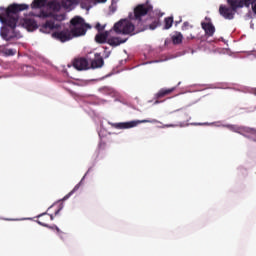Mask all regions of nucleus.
<instances>
[{"label":"nucleus","instance_id":"nucleus-18","mask_svg":"<svg viewBox=\"0 0 256 256\" xmlns=\"http://www.w3.org/2000/svg\"><path fill=\"white\" fill-rule=\"evenodd\" d=\"M175 91V88H170V89H161L158 93H157V98L158 99H162V97H165L167 95H171V93H173Z\"/></svg>","mask_w":256,"mask_h":256},{"label":"nucleus","instance_id":"nucleus-3","mask_svg":"<svg viewBox=\"0 0 256 256\" xmlns=\"http://www.w3.org/2000/svg\"><path fill=\"white\" fill-rule=\"evenodd\" d=\"M229 6L220 5L219 13L221 17L231 21L235 19V13H237V9H243V7H251L254 15H256V1L255 0H227Z\"/></svg>","mask_w":256,"mask_h":256},{"label":"nucleus","instance_id":"nucleus-12","mask_svg":"<svg viewBox=\"0 0 256 256\" xmlns=\"http://www.w3.org/2000/svg\"><path fill=\"white\" fill-rule=\"evenodd\" d=\"M201 27L205 31V35H207V37H213V35H215V26L211 21L201 22Z\"/></svg>","mask_w":256,"mask_h":256},{"label":"nucleus","instance_id":"nucleus-11","mask_svg":"<svg viewBox=\"0 0 256 256\" xmlns=\"http://www.w3.org/2000/svg\"><path fill=\"white\" fill-rule=\"evenodd\" d=\"M89 173H91V168L88 169V171L82 177L80 182L78 184H76L74 186V188L68 194H66L62 199H60L59 201H67V199L72 197L74 195V193H76V191H79V188L81 187V185H83V182L85 181V178L89 175Z\"/></svg>","mask_w":256,"mask_h":256},{"label":"nucleus","instance_id":"nucleus-23","mask_svg":"<svg viewBox=\"0 0 256 256\" xmlns=\"http://www.w3.org/2000/svg\"><path fill=\"white\" fill-rule=\"evenodd\" d=\"M65 207V204L60 203L59 204V208L55 211L54 215L57 216L59 215V213H61V211H63V208Z\"/></svg>","mask_w":256,"mask_h":256},{"label":"nucleus","instance_id":"nucleus-6","mask_svg":"<svg viewBox=\"0 0 256 256\" xmlns=\"http://www.w3.org/2000/svg\"><path fill=\"white\" fill-rule=\"evenodd\" d=\"M61 5L66 11H73L77 7V0H61ZM97 5V0H82L80 3L81 9L89 11Z\"/></svg>","mask_w":256,"mask_h":256},{"label":"nucleus","instance_id":"nucleus-28","mask_svg":"<svg viewBox=\"0 0 256 256\" xmlns=\"http://www.w3.org/2000/svg\"><path fill=\"white\" fill-rule=\"evenodd\" d=\"M97 3H107V0H97Z\"/></svg>","mask_w":256,"mask_h":256},{"label":"nucleus","instance_id":"nucleus-5","mask_svg":"<svg viewBox=\"0 0 256 256\" xmlns=\"http://www.w3.org/2000/svg\"><path fill=\"white\" fill-rule=\"evenodd\" d=\"M135 29H137L136 24L134 25L127 19H121L114 24L111 30L114 31L116 35H131Z\"/></svg>","mask_w":256,"mask_h":256},{"label":"nucleus","instance_id":"nucleus-20","mask_svg":"<svg viewBox=\"0 0 256 256\" xmlns=\"http://www.w3.org/2000/svg\"><path fill=\"white\" fill-rule=\"evenodd\" d=\"M171 27H173V17H166L164 19V28L165 30L171 29Z\"/></svg>","mask_w":256,"mask_h":256},{"label":"nucleus","instance_id":"nucleus-24","mask_svg":"<svg viewBox=\"0 0 256 256\" xmlns=\"http://www.w3.org/2000/svg\"><path fill=\"white\" fill-rule=\"evenodd\" d=\"M106 25H101L100 23H97V31L98 33H101V31H105Z\"/></svg>","mask_w":256,"mask_h":256},{"label":"nucleus","instance_id":"nucleus-14","mask_svg":"<svg viewBox=\"0 0 256 256\" xmlns=\"http://www.w3.org/2000/svg\"><path fill=\"white\" fill-rule=\"evenodd\" d=\"M127 39L121 40L119 37H109L107 40L108 45L111 47H119L122 43H126Z\"/></svg>","mask_w":256,"mask_h":256},{"label":"nucleus","instance_id":"nucleus-26","mask_svg":"<svg viewBox=\"0 0 256 256\" xmlns=\"http://www.w3.org/2000/svg\"><path fill=\"white\" fill-rule=\"evenodd\" d=\"M5 221H31V218L5 219Z\"/></svg>","mask_w":256,"mask_h":256},{"label":"nucleus","instance_id":"nucleus-25","mask_svg":"<svg viewBox=\"0 0 256 256\" xmlns=\"http://www.w3.org/2000/svg\"><path fill=\"white\" fill-rule=\"evenodd\" d=\"M109 9H110V12L115 13V11H117V4L112 2V4L110 5Z\"/></svg>","mask_w":256,"mask_h":256},{"label":"nucleus","instance_id":"nucleus-30","mask_svg":"<svg viewBox=\"0 0 256 256\" xmlns=\"http://www.w3.org/2000/svg\"><path fill=\"white\" fill-rule=\"evenodd\" d=\"M50 219H51V221H53V219H55V217L53 216V214H50Z\"/></svg>","mask_w":256,"mask_h":256},{"label":"nucleus","instance_id":"nucleus-27","mask_svg":"<svg viewBox=\"0 0 256 256\" xmlns=\"http://www.w3.org/2000/svg\"><path fill=\"white\" fill-rule=\"evenodd\" d=\"M38 225H42V227H49V225L42 223L41 221H38Z\"/></svg>","mask_w":256,"mask_h":256},{"label":"nucleus","instance_id":"nucleus-17","mask_svg":"<svg viewBox=\"0 0 256 256\" xmlns=\"http://www.w3.org/2000/svg\"><path fill=\"white\" fill-rule=\"evenodd\" d=\"M171 39L173 45H181L183 43V34L181 32H175Z\"/></svg>","mask_w":256,"mask_h":256},{"label":"nucleus","instance_id":"nucleus-19","mask_svg":"<svg viewBox=\"0 0 256 256\" xmlns=\"http://www.w3.org/2000/svg\"><path fill=\"white\" fill-rule=\"evenodd\" d=\"M23 71H25V75H28L29 77L37 75V72H35V68L32 66H24Z\"/></svg>","mask_w":256,"mask_h":256},{"label":"nucleus","instance_id":"nucleus-32","mask_svg":"<svg viewBox=\"0 0 256 256\" xmlns=\"http://www.w3.org/2000/svg\"><path fill=\"white\" fill-rule=\"evenodd\" d=\"M103 79H105V77L98 78V81H103Z\"/></svg>","mask_w":256,"mask_h":256},{"label":"nucleus","instance_id":"nucleus-22","mask_svg":"<svg viewBox=\"0 0 256 256\" xmlns=\"http://www.w3.org/2000/svg\"><path fill=\"white\" fill-rule=\"evenodd\" d=\"M103 65H105V61L103 60L102 57H99V55H98V58H97V69H101V67H103Z\"/></svg>","mask_w":256,"mask_h":256},{"label":"nucleus","instance_id":"nucleus-13","mask_svg":"<svg viewBox=\"0 0 256 256\" xmlns=\"http://www.w3.org/2000/svg\"><path fill=\"white\" fill-rule=\"evenodd\" d=\"M97 80L95 79H89V80H84V79H78L76 82H73V85H76L77 87H89V85H94V83Z\"/></svg>","mask_w":256,"mask_h":256},{"label":"nucleus","instance_id":"nucleus-8","mask_svg":"<svg viewBox=\"0 0 256 256\" xmlns=\"http://www.w3.org/2000/svg\"><path fill=\"white\" fill-rule=\"evenodd\" d=\"M86 103L85 111L95 121L97 117V114L95 113V111H97V96L89 95L86 99Z\"/></svg>","mask_w":256,"mask_h":256},{"label":"nucleus","instance_id":"nucleus-1","mask_svg":"<svg viewBox=\"0 0 256 256\" xmlns=\"http://www.w3.org/2000/svg\"><path fill=\"white\" fill-rule=\"evenodd\" d=\"M34 10L25 16L23 19L19 18V13L29 9L27 4H12L7 9L0 7V23L3 27L0 28V36L7 45H15L21 37V32L17 31V23L21 20L22 27L28 31H35L39 29L40 33H52V38L61 43L71 41L73 37H81L91 29L89 24L85 23V19L80 16H75L71 21V30L65 28L61 21H65V14H57L61 11V3L57 0H34L31 4ZM33 17L39 19H46L45 23L40 27Z\"/></svg>","mask_w":256,"mask_h":256},{"label":"nucleus","instance_id":"nucleus-10","mask_svg":"<svg viewBox=\"0 0 256 256\" xmlns=\"http://www.w3.org/2000/svg\"><path fill=\"white\" fill-rule=\"evenodd\" d=\"M235 132L239 133V135H242L243 137H246V139H252V141L256 142V129L255 128L237 127L235 129Z\"/></svg>","mask_w":256,"mask_h":256},{"label":"nucleus","instance_id":"nucleus-33","mask_svg":"<svg viewBox=\"0 0 256 256\" xmlns=\"http://www.w3.org/2000/svg\"><path fill=\"white\" fill-rule=\"evenodd\" d=\"M94 41H97V35L94 36Z\"/></svg>","mask_w":256,"mask_h":256},{"label":"nucleus","instance_id":"nucleus-15","mask_svg":"<svg viewBox=\"0 0 256 256\" xmlns=\"http://www.w3.org/2000/svg\"><path fill=\"white\" fill-rule=\"evenodd\" d=\"M0 53H2L4 57H13L14 55H17V49H9L5 46H0Z\"/></svg>","mask_w":256,"mask_h":256},{"label":"nucleus","instance_id":"nucleus-29","mask_svg":"<svg viewBox=\"0 0 256 256\" xmlns=\"http://www.w3.org/2000/svg\"><path fill=\"white\" fill-rule=\"evenodd\" d=\"M44 215H47V212H44V213H42V214H39V215H38V218H39V217H43Z\"/></svg>","mask_w":256,"mask_h":256},{"label":"nucleus","instance_id":"nucleus-4","mask_svg":"<svg viewBox=\"0 0 256 256\" xmlns=\"http://www.w3.org/2000/svg\"><path fill=\"white\" fill-rule=\"evenodd\" d=\"M72 65L77 71H89L97 69V53L90 52L86 57H77L73 60Z\"/></svg>","mask_w":256,"mask_h":256},{"label":"nucleus","instance_id":"nucleus-34","mask_svg":"<svg viewBox=\"0 0 256 256\" xmlns=\"http://www.w3.org/2000/svg\"><path fill=\"white\" fill-rule=\"evenodd\" d=\"M53 205H55V204H52L48 209H52Z\"/></svg>","mask_w":256,"mask_h":256},{"label":"nucleus","instance_id":"nucleus-35","mask_svg":"<svg viewBox=\"0 0 256 256\" xmlns=\"http://www.w3.org/2000/svg\"><path fill=\"white\" fill-rule=\"evenodd\" d=\"M105 77H109V75H106Z\"/></svg>","mask_w":256,"mask_h":256},{"label":"nucleus","instance_id":"nucleus-7","mask_svg":"<svg viewBox=\"0 0 256 256\" xmlns=\"http://www.w3.org/2000/svg\"><path fill=\"white\" fill-rule=\"evenodd\" d=\"M141 123H159L156 119H145V120H132L129 122H120L114 123L112 126L114 129H133V127H137V125H141Z\"/></svg>","mask_w":256,"mask_h":256},{"label":"nucleus","instance_id":"nucleus-31","mask_svg":"<svg viewBox=\"0 0 256 256\" xmlns=\"http://www.w3.org/2000/svg\"><path fill=\"white\" fill-rule=\"evenodd\" d=\"M189 25V22H184V27H187Z\"/></svg>","mask_w":256,"mask_h":256},{"label":"nucleus","instance_id":"nucleus-16","mask_svg":"<svg viewBox=\"0 0 256 256\" xmlns=\"http://www.w3.org/2000/svg\"><path fill=\"white\" fill-rule=\"evenodd\" d=\"M112 31L113 30L105 31V32H99L97 34V43H107V41H109V35H111Z\"/></svg>","mask_w":256,"mask_h":256},{"label":"nucleus","instance_id":"nucleus-21","mask_svg":"<svg viewBox=\"0 0 256 256\" xmlns=\"http://www.w3.org/2000/svg\"><path fill=\"white\" fill-rule=\"evenodd\" d=\"M49 229H52V231H56L60 237V239H63V235H65V233H63L61 231V229H59V227H57V225H52V226H47Z\"/></svg>","mask_w":256,"mask_h":256},{"label":"nucleus","instance_id":"nucleus-2","mask_svg":"<svg viewBox=\"0 0 256 256\" xmlns=\"http://www.w3.org/2000/svg\"><path fill=\"white\" fill-rule=\"evenodd\" d=\"M153 13V5L149 0L145 3L138 4L134 8V25H136L137 33H141L142 31H147V29H151V31H155L161 25V20L159 18H155L152 23H147V20H143V17H147V15H151Z\"/></svg>","mask_w":256,"mask_h":256},{"label":"nucleus","instance_id":"nucleus-9","mask_svg":"<svg viewBox=\"0 0 256 256\" xmlns=\"http://www.w3.org/2000/svg\"><path fill=\"white\" fill-rule=\"evenodd\" d=\"M172 119L177 121L176 124H166L164 127H183V122L181 121H189V115L185 111L175 112L172 115Z\"/></svg>","mask_w":256,"mask_h":256}]
</instances>
